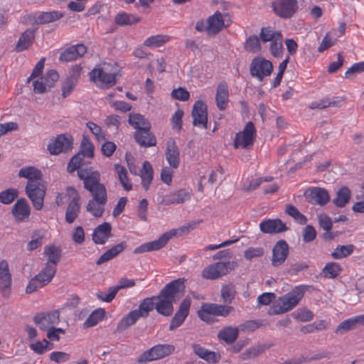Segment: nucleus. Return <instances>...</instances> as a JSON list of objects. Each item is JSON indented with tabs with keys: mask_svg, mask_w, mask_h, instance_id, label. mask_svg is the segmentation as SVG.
<instances>
[{
	"mask_svg": "<svg viewBox=\"0 0 364 364\" xmlns=\"http://www.w3.org/2000/svg\"><path fill=\"white\" fill-rule=\"evenodd\" d=\"M351 191L347 186H342L336 192L333 203L338 208H343L350 201Z\"/></svg>",
	"mask_w": 364,
	"mask_h": 364,
	"instance_id": "obj_40",
	"label": "nucleus"
},
{
	"mask_svg": "<svg viewBox=\"0 0 364 364\" xmlns=\"http://www.w3.org/2000/svg\"><path fill=\"white\" fill-rule=\"evenodd\" d=\"M191 196L189 193L186 192L183 189H181L175 193H173L164 197L161 201V203L165 205L183 203L185 201L189 200Z\"/></svg>",
	"mask_w": 364,
	"mask_h": 364,
	"instance_id": "obj_34",
	"label": "nucleus"
},
{
	"mask_svg": "<svg viewBox=\"0 0 364 364\" xmlns=\"http://www.w3.org/2000/svg\"><path fill=\"white\" fill-rule=\"evenodd\" d=\"M294 318L300 321H308L313 318V313L307 309H299L292 314Z\"/></svg>",
	"mask_w": 364,
	"mask_h": 364,
	"instance_id": "obj_60",
	"label": "nucleus"
},
{
	"mask_svg": "<svg viewBox=\"0 0 364 364\" xmlns=\"http://www.w3.org/2000/svg\"><path fill=\"white\" fill-rule=\"evenodd\" d=\"M46 189V186L41 182L33 183L31 181L26 183V193L31 200L33 208L37 210H41L43 207Z\"/></svg>",
	"mask_w": 364,
	"mask_h": 364,
	"instance_id": "obj_6",
	"label": "nucleus"
},
{
	"mask_svg": "<svg viewBox=\"0 0 364 364\" xmlns=\"http://www.w3.org/2000/svg\"><path fill=\"white\" fill-rule=\"evenodd\" d=\"M105 314V311L103 309L95 310L84 322V328H88L95 326L104 318Z\"/></svg>",
	"mask_w": 364,
	"mask_h": 364,
	"instance_id": "obj_50",
	"label": "nucleus"
},
{
	"mask_svg": "<svg viewBox=\"0 0 364 364\" xmlns=\"http://www.w3.org/2000/svg\"><path fill=\"white\" fill-rule=\"evenodd\" d=\"M316 235L317 232L316 229L311 225H307L303 229V241L304 242H311L315 240Z\"/></svg>",
	"mask_w": 364,
	"mask_h": 364,
	"instance_id": "obj_61",
	"label": "nucleus"
},
{
	"mask_svg": "<svg viewBox=\"0 0 364 364\" xmlns=\"http://www.w3.org/2000/svg\"><path fill=\"white\" fill-rule=\"evenodd\" d=\"M18 176L27 178L28 180L27 183L32 181L33 183H41L43 175L40 170L33 166H28L20 169Z\"/></svg>",
	"mask_w": 364,
	"mask_h": 364,
	"instance_id": "obj_36",
	"label": "nucleus"
},
{
	"mask_svg": "<svg viewBox=\"0 0 364 364\" xmlns=\"http://www.w3.org/2000/svg\"><path fill=\"white\" fill-rule=\"evenodd\" d=\"M228 85L225 81H222L218 85L216 88L215 104L219 110L224 111L228 108Z\"/></svg>",
	"mask_w": 364,
	"mask_h": 364,
	"instance_id": "obj_25",
	"label": "nucleus"
},
{
	"mask_svg": "<svg viewBox=\"0 0 364 364\" xmlns=\"http://www.w3.org/2000/svg\"><path fill=\"white\" fill-rule=\"evenodd\" d=\"M191 304V299L188 298H186L182 301L178 309L177 310L174 316L171 319L169 326L170 331L176 329L184 322L186 318L188 316L189 314Z\"/></svg>",
	"mask_w": 364,
	"mask_h": 364,
	"instance_id": "obj_22",
	"label": "nucleus"
},
{
	"mask_svg": "<svg viewBox=\"0 0 364 364\" xmlns=\"http://www.w3.org/2000/svg\"><path fill=\"white\" fill-rule=\"evenodd\" d=\"M90 80L100 82L103 87H111L117 82V74L107 72L104 68H95L90 73Z\"/></svg>",
	"mask_w": 364,
	"mask_h": 364,
	"instance_id": "obj_13",
	"label": "nucleus"
},
{
	"mask_svg": "<svg viewBox=\"0 0 364 364\" xmlns=\"http://www.w3.org/2000/svg\"><path fill=\"white\" fill-rule=\"evenodd\" d=\"M178 233V230L172 229L161 235L157 240L145 242L134 250V254H141L147 252L156 251L163 248L168 242Z\"/></svg>",
	"mask_w": 364,
	"mask_h": 364,
	"instance_id": "obj_8",
	"label": "nucleus"
},
{
	"mask_svg": "<svg viewBox=\"0 0 364 364\" xmlns=\"http://www.w3.org/2000/svg\"><path fill=\"white\" fill-rule=\"evenodd\" d=\"M237 266L236 262H218L205 267L201 272V277L206 279L215 280L228 274Z\"/></svg>",
	"mask_w": 364,
	"mask_h": 364,
	"instance_id": "obj_4",
	"label": "nucleus"
},
{
	"mask_svg": "<svg viewBox=\"0 0 364 364\" xmlns=\"http://www.w3.org/2000/svg\"><path fill=\"white\" fill-rule=\"evenodd\" d=\"M277 38L271 42L270 51L274 57H280L283 52L282 34L277 33Z\"/></svg>",
	"mask_w": 364,
	"mask_h": 364,
	"instance_id": "obj_57",
	"label": "nucleus"
},
{
	"mask_svg": "<svg viewBox=\"0 0 364 364\" xmlns=\"http://www.w3.org/2000/svg\"><path fill=\"white\" fill-rule=\"evenodd\" d=\"M166 159L170 165L173 168H178L180 164V152L179 149L172 139H169L166 144Z\"/></svg>",
	"mask_w": 364,
	"mask_h": 364,
	"instance_id": "obj_29",
	"label": "nucleus"
},
{
	"mask_svg": "<svg viewBox=\"0 0 364 364\" xmlns=\"http://www.w3.org/2000/svg\"><path fill=\"white\" fill-rule=\"evenodd\" d=\"M18 191L17 189L10 188L0 192V203L5 205L11 204L18 198Z\"/></svg>",
	"mask_w": 364,
	"mask_h": 364,
	"instance_id": "obj_52",
	"label": "nucleus"
},
{
	"mask_svg": "<svg viewBox=\"0 0 364 364\" xmlns=\"http://www.w3.org/2000/svg\"><path fill=\"white\" fill-rule=\"evenodd\" d=\"M141 317L139 313L135 310L130 311L127 315L122 318L119 322L117 331L122 333L129 327L134 324L136 321Z\"/></svg>",
	"mask_w": 364,
	"mask_h": 364,
	"instance_id": "obj_39",
	"label": "nucleus"
},
{
	"mask_svg": "<svg viewBox=\"0 0 364 364\" xmlns=\"http://www.w3.org/2000/svg\"><path fill=\"white\" fill-rule=\"evenodd\" d=\"M233 311L234 308L231 306L203 303L198 311V316L202 321L210 323L214 321L213 316L226 317Z\"/></svg>",
	"mask_w": 364,
	"mask_h": 364,
	"instance_id": "obj_3",
	"label": "nucleus"
},
{
	"mask_svg": "<svg viewBox=\"0 0 364 364\" xmlns=\"http://www.w3.org/2000/svg\"><path fill=\"white\" fill-rule=\"evenodd\" d=\"M227 15H223L220 11H217L214 14L210 16L207 18V33L209 35H215L221 31L224 28L229 26L228 22L225 24V17Z\"/></svg>",
	"mask_w": 364,
	"mask_h": 364,
	"instance_id": "obj_19",
	"label": "nucleus"
},
{
	"mask_svg": "<svg viewBox=\"0 0 364 364\" xmlns=\"http://www.w3.org/2000/svg\"><path fill=\"white\" fill-rule=\"evenodd\" d=\"M112 225L107 222L96 227L92 233V240L95 244L104 245L111 236Z\"/></svg>",
	"mask_w": 364,
	"mask_h": 364,
	"instance_id": "obj_26",
	"label": "nucleus"
},
{
	"mask_svg": "<svg viewBox=\"0 0 364 364\" xmlns=\"http://www.w3.org/2000/svg\"><path fill=\"white\" fill-rule=\"evenodd\" d=\"M192 349L195 354L199 358L209 363H215L218 362L221 358L219 353L209 350L198 344H193Z\"/></svg>",
	"mask_w": 364,
	"mask_h": 364,
	"instance_id": "obj_32",
	"label": "nucleus"
},
{
	"mask_svg": "<svg viewBox=\"0 0 364 364\" xmlns=\"http://www.w3.org/2000/svg\"><path fill=\"white\" fill-rule=\"evenodd\" d=\"M175 347L170 344H159L144 351L137 358L139 363H146L150 361L159 360L173 353Z\"/></svg>",
	"mask_w": 364,
	"mask_h": 364,
	"instance_id": "obj_5",
	"label": "nucleus"
},
{
	"mask_svg": "<svg viewBox=\"0 0 364 364\" xmlns=\"http://www.w3.org/2000/svg\"><path fill=\"white\" fill-rule=\"evenodd\" d=\"M118 291H119L117 290L116 287L114 286V287H109L107 290V293L105 294V295L103 294L102 292H100V291L97 292L96 295H97V297L100 301L109 303V302H111L114 299V297Z\"/></svg>",
	"mask_w": 364,
	"mask_h": 364,
	"instance_id": "obj_62",
	"label": "nucleus"
},
{
	"mask_svg": "<svg viewBox=\"0 0 364 364\" xmlns=\"http://www.w3.org/2000/svg\"><path fill=\"white\" fill-rule=\"evenodd\" d=\"M154 171L149 161H144L141 171V185L147 191L153 180Z\"/></svg>",
	"mask_w": 364,
	"mask_h": 364,
	"instance_id": "obj_41",
	"label": "nucleus"
},
{
	"mask_svg": "<svg viewBox=\"0 0 364 364\" xmlns=\"http://www.w3.org/2000/svg\"><path fill=\"white\" fill-rule=\"evenodd\" d=\"M57 269L45 267L29 282L26 289L27 294H31L37 289L49 284L56 273Z\"/></svg>",
	"mask_w": 364,
	"mask_h": 364,
	"instance_id": "obj_7",
	"label": "nucleus"
},
{
	"mask_svg": "<svg viewBox=\"0 0 364 364\" xmlns=\"http://www.w3.org/2000/svg\"><path fill=\"white\" fill-rule=\"evenodd\" d=\"M151 127H145L136 130L134 133V137L141 146L151 147L156 146V139L150 131Z\"/></svg>",
	"mask_w": 364,
	"mask_h": 364,
	"instance_id": "obj_24",
	"label": "nucleus"
},
{
	"mask_svg": "<svg viewBox=\"0 0 364 364\" xmlns=\"http://www.w3.org/2000/svg\"><path fill=\"white\" fill-rule=\"evenodd\" d=\"M289 247L284 240H278L272 248V264L273 267L282 265L287 259Z\"/></svg>",
	"mask_w": 364,
	"mask_h": 364,
	"instance_id": "obj_17",
	"label": "nucleus"
},
{
	"mask_svg": "<svg viewBox=\"0 0 364 364\" xmlns=\"http://www.w3.org/2000/svg\"><path fill=\"white\" fill-rule=\"evenodd\" d=\"M67 193L68 194H74L72 200L68 205L65 217V221L71 224L79 215L80 211V197L76 190L71 186L67 188Z\"/></svg>",
	"mask_w": 364,
	"mask_h": 364,
	"instance_id": "obj_15",
	"label": "nucleus"
},
{
	"mask_svg": "<svg viewBox=\"0 0 364 364\" xmlns=\"http://www.w3.org/2000/svg\"><path fill=\"white\" fill-rule=\"evenodd\" d=\"M305 293V288L303 286H298L290 292L279 297L277 304L274 306L270 314H281L291 310L296 306L303 298Z\"/></svg>",
	"mask_w": 364,
	"mask_h": 364,
	"instance_id": "obj_2",
	"label": "nucleus"
},
{
	"mask_svg": "<svg viewBox=\"0 0 364 364\" xmlns=\"http://www.w3.org/2000/svg\"><path fill=\"white\" fill-rule=\"evenodd\" d=\"M355 248V246L352 244L348 245H338L331 255L335 259H341L350 255Z\"/></svg>",
	"mask_w": 364,
	"mask_h": 364,
	"instance_id": "obj_47",
	"label": "nucleus"
},
{
	"mask_svg": "<svg viewBox=\"0 0 364 364\" xmlns=\"http://www.w3.org/2000/svg\"><path fill=\"white\" fill-rule=\"evenodd\" d=\"M17 221H23L30 215L31 208L25 198L18 199L11 210Z\"/></svg>",
	"mask_w": 364,
	"mask_h": 364,
	"instance_id": "obj_30",
	"label": "nucleus"
},
{
	"mask_svg": "<svg viewBox=\"0 0 364 364\" xmlns=\"http://www.w3.org/2000/svg\"><path fill=\"white\" fill-rule=\"evenodd\" d=\"M139 17L136 16L133 14H127L125 12H122L117 14V16L114 18L115 23L121 26H130L139 22Z\"/></svg>",
	"mask_w": 364,
	"mask_h": 364,
	"instance_id": "obj_44",
	"label": "nucleus"
},
{
	"mask_svg": "<svg viewBox=\"0 0 364 364\" xmlns=\"http://www.w3.org/2000/svg\"><path fill=\"white\" fill-rule=\"evenodd\" d=\"M304 195L310 203L321 206L328 203L331 200L327 190L320 187L309 188L305 191Z\"/></svg>",
	"mask_w": 364,
	"mask_h": 364,
	"instance_id": "obj_16",
	"label": "nucleus"
},
{
	"mask_svg": "<svg viewBox=\"0 0 364 364\" xmlns=\"http://www.w3.org/2000/svg\"><path fill=\"white\" fill-rule=\"evenodd\" d=\"M94 145L92 144L88 136L83 135L80 144V150L77 154H81L82 159L85 156L92 158L94 156Z\"/></svg>",
	"mask_w": 364,
	"mask_h": 364,
	"instance_id": "obj_49",
	"label": "nucleus"
},
{
	"mask_svg": "<svg viewBox=\"0 0 364 364\" xmlns=\"http://www.w3.org/2000/svg\"><path fill=\"white\" fill-rule=\"evenodd\" d=\"M274 14L282 18H290L298 9L297 0H276L272 3Z\"/></svg>",
	"mask_w": 364,
	"mask_h": 364,
	"instance_id": "obj_11",
	"label": "nucleus"
},
{
	"mask_svg": "<svg viewBox=\"0 0 364 364\" xmlns=\"http://www.w3.org/2000/svg\"><path fill=\"white\" fill-rule=\"evenodd\" d=\"M35 31L36 29L34 28H28L23 33L15 48L17 52L26 50L32 45L35 37Z\"/></svg>",
	"mask_w": 364,
	"mask_h": 364,
	"instance_id": "obj_35",
	"label": "nucleus"
},
{
	"mask_svg": "<svg viewBox=\"0 0 364 364\" xmlns=\"http://www.w3.org/2000/svg\"><path fill=\"white\" fill-rule=\"evenodd\" d=\"M272 345H257L246 349L241 355V360L253 359L262 354L265 350L270 348Z\"/></svg>",
	"mask_w": 364,
	"mask_h": 364,
	"instance_id": "obj_42",
	"label": "nucleus"
},
{
	"mask_svg": "<svg viewBox=\"0 0 364 364\" xmlns=\"http://www.w3.org/2000/svg\"><path fill=\"white\" fill-rule=\"evenodd\" d=\"M221 297L225 303H231L235 299L236 291L234 284H228L221 287Z\"/></svg>",
	"mask_w": 364,
	"mask_h": 364,
	"instance_id": "obj_54",
	"label": "nucleus"
},
{
	"mask_svg": "<svg viewBox=\"0 0 364 364\" xmlns=\"http://www.w3.org/2000/svg\"><path fill=\"white\" fill-rule=\"evenodd\" d=\"M262 232L266 234H277L288 230V228L280 219H266L259 223Z\"/></svg>",
	"mask_w": 364,
	"mask_h": 364,
	"instance_id": "obj_23",
	"label": "nucleus"
},
{
	"mask_svg": "<svg viewBox=\"0 0 364 364\" xmlns=\"http://www.w3.org/2000/svg\"><path fill=\"white\" fill-rule=\"evenodd\" d=\"M59 316V311L55 310L48 314H37L33 318V321L41 329L46 330L51 326L58 324L60 322Z\"/></svg>",
	"mask_w": 364,
	"mask_h": 364,
	"instance_id": "obj_20",
	"label": "nucleus"
},
{
	"mask_svg": "<svg viewBox=\"0 0 364 364\" xmlns=\"http://www.w3.org/2000/svg\"><path fill=\"white\" fill-rule=\"evenodd\" d=\"M115 170L117 172L118 177L121 184L126 191H130L132 185L128 183L127 171L126 168L120 165L115 166Z\"/></svg>",
	"mask_w": 364,
	"mask_h": 364,
	"instance_id": "obj_56",
	"label": "nucleus"
},
{
	"mask_svg": "<svg viewBox=\"0 0 364 364\" xmlns=\"http://www.w3.org/2000/svg\"><path fill=\"white\" fill-rule=\"evenodd\" d=\"M73 140L70 136L65 134L58 135L51 139L48 145V150L52 155H57L61 152H66L72 148Z\"/></svg>",
	"mask_w": 364,
	"mask_h": 364,
	"instance_id": "obj_14",
	"label": "nucleus"
},
{
	"mask_svg": "<svg viewBox=\"0 0 364 364\" xmlns=\"http://www.w3.org/2000/svg\"><path fill=\"white\" fill-rule=\"evenodd\" d=\"M156 299V296L147 297L144 299L139 304L136 311L139 314L143 317L146 318L149 316V312L155 309L154 300Z\"/></svg>",
	"mask_w": 364,
	"mask_h": 364,
	"instance_id": "obj_43",
	"label": "nucleus"
},
{
	"mask_svg": "<svg viewBox=\"0 0 364 364\" xmlns=\"http://www.w3.org/2000/svg\"><path fill=\"white\" fill-rule=\"evenodd\" d=\"M364 71V62L354 63L345 73L346 78H351L357 73Z\"/></svg>",
	"mask_w": 364,
	"mask_h": 364,
	"instance_id": "obj_64",
	"label": "nucleus"
},
{
	"mask_svg": "<svg viewBox=\"0 0 364 364\" xmlns=\"http://www.w3.org/2000/svg\"><path fill=\"white\" fill-rule=\"evenodd\" d=\"M256 129L252 122H248L243 130L236 134L234 140V147L237 149L241 146L244 149H247L252 146L255 140Z\"/></svg>",
	"mask_w": 364,
	"mask_h": 364,
	"instance_id": "obj_10",
	"label": "nucleus"
},
{
	"mask_svg": "<svg viewBox=\"0 0 364 364\" xmlns=\"http://www.w3.org/2000/svg\"><path fill=\"white\" fill-rule=\"evenodd\" d=\"M169 37L165 35H156L148 38L144 43L145 46L158 48L168 41Z\"/></svg>",
	"mask_w": 364,
	"mask_h": 364,
	"instance_id": "obj_53",
	"label": "nucleus"
},
{
	"mask_svg": "<svg viewBox=\"0 0 364 364\" xmlns=\"http://www.w3.org/2000/svg\"><path fill=\"white\" fill-rule=\"evenodd\" d=\"M87 52V48L83 44L72 46L61 53L59 60L61 62H69L83 56Z\"/></svg>",
	"mask_w": 364,
	"mask_h": 364,
	"instance_id": "obj_27",
	"label": "nucleus"
},
{
	"mask_svg": "<svg viewBox=\"0 0 364 364\" xmlns=\"http://www.w3.org/2000/svg\"><path fill=\"white\" fill-rule=\"evenodd\" d=\"M100 176L97 171H93L92 168H80L77 171V176L83 181L84 187Z\"/></svg>",
	"mask_w": 364,
	"mask_h": 364,
	"instance_id": "obj_48",
	"label": "nucleus"
},
{
	"mask_svg": "<svg viewBox=\"0 0 364 364\" xmlns=\"http://www.w3.org/2000/svg\"><path fill=\"white\" fill-rule=\"evenodd\" d=\"M59 79V75L58 72L55 70H48L44 75L43 77L41 78V80H43L45 81L46 85L48 87H52L55 82H57Z\"/></svg>",
	"mask_w": 364,
	"mask_h": 364,
	"instance_id": "obj_63",
	"label": "nucleus"
},
{
	"mask_svg": "<svg viewBox=\"0 0 364 364\" xmlns=\"http://www.w3.org/2000/svg\"><path fill=\"white\" fill-rule=\"evenodd\" d=\"M105 204H98L95 200H90L86 205V210L95 218L102 216Z\"/></svg>",
	"mask_w": 364,
	"mask_h": 364,
	"instance_id": "obj_55",
	"label": "nucleus"
},
{
	"mask_svg": "<svg viewBox=\"0 0 364 364\" xmlns=\"http://www.w3.org/2000/svg\"><path fill=\"white\" fill-rule=\"evenodd\" d=\"M44 255L48 257L45 265L53 269H57L56 266L61 258L60 248L55 245H46L44 247Z\"/></svg>",
	"mask_w": 364,
	"mask_h": 364,
	"instance_id": "obj_31",
	"label": "nucleus"
},
{
	"mask_svg": "<svg viewBox=\"0 0 364 364\" xmlns=\"http://www.w3.org/2000/svg\"><path fill=\"white\" fill-rule=\"evenodd\" d=\"M63 14L59 11L38 12L34 16L35 21L38 24H45L55 21L63 18Z\"/></svg>",
	"mask_w": 364,
	"mask_h": 364,
	"instance_id": "obj_38",
	"label": "nucleus"
},
{
	"mask_svg": "<svg viewBox=\"0 0 364 364\" xmlns=\"http://www.w3.org/2000/svg\"><path fill=\"white\" fill-rule=\"evenodd\" d=\"M184 278H178L168 283L156 296L159 301L155 304L157 313L164 316H169L173 312V304L176 301V297L179 292L185 289Z\"/></svg>",
	"mask_w": 364,
	"mask_h": 364,
	"instance_id": "obj_1",
	"label": "nucleus"
},
{
	"mask_svg": "<svg viewBox=\"0 0 364 364\" xmlns=\"http://www.w3.org/2000/svg\"><path fill=\"white\" fill-rule=\"evenodd\" d=\"M277 33H282L280 31H273L270 27H263L261 28L259 37L264 42L272 41L277 38Z\"/></svg>",
	"mask_w": 364,
	"mask_h": 364,
	"instance_id": "obj_59",
	"label": "nucleus"
},
{
	"mask_svg": "<svg viewBox=\"0 0 364 364\" xmlns=\"http://www.w3.org/2000/svg\"><path fill=\"white\" fill-rule=\"evenodd\" d=\"M128 122L136 130H139L145 127H151V124L148 119L139 113H130Z\"/></svg>",
	"mask_w": 364,
	"mask_h": 364,
	"instance_id": "obj_45",
	"label": "nucleus"
},
{
	"mask_svg": "<svg viewBox=\"0 0 364 364\" xmlns=\"http://www.w3.org/2000/svg\"><path fill=\"white\" fill-rule=\"evenodd\" d=\"M92 196V200L98 204H106L107 192L105 186L100 183V176L84 187Z\"/></svg>",
	"mask_w": 364,
	"mask_h": 364,
	"instance_id": "obj_12",
	"label": "nucleus"
},
{
	"mask_svg": "<svg viewBox=\"0 0 364 364\" xmlns=\"http://www.w3.org/2000/svg\"><path fill=\"white\" fill-rule=\"evenodd\" d=\"M245 50L248 52L256 53L261 50L259 38L255 36H250L245 44Z\"/></svg>",
	"mask_w": 364,
	"mask_h": 364,
	"instance_id": "obj_58",
	"label": "nucleus"
},
{
	"mask_svg": "<svg viewBox=\"0 0 364 364\" xmlns=\"http://www.w3.org/2000/svg\"><path fill=\"white\" fill-rule=\"evenodd\" d=\"M364 325V314L356 316L342 321L335 329L337 334H343L358 326Z\"/></svg>",
	"mask_w": 364,
	"mask_h": 364,
	"instance_id": "obj_28",
	"label": "nucleus"
},
{
	"mask_svg": "<svg viewBox=\"0 0 364 364\" xmlns=\"http://www.w3.org/2000/svg\"><path fill=\"white\" fill-rule=\"evenodd\" d=\"M11 287V274L9 272V264L6 260L0 262V291L2 296L8 298Z\"/></svg>",
	"mask_w": 364,
	"mask_h": 364,
	"instance_id": "obj_21",
	"label": "nucleus"
},
{
	"mask_svg": "<svg viewBox=\"0 0 364 364\" xmlns=\"http://www.w3.org/2000/svg\"><path fill=\"white\" fill-rule=\"evenodd\" d=\"M191 116L194 126H199L203 129H207L208 109L207 105L203 101L198 100L195 102Z\"/></svg>",
	"mask_w": 364,
	"mask_h": 364,
	"instance_id": "obj_18",
	"label": "nucleus"
},
{
	"mask_svg": "<svg viewBox=\"0 0 364 364\" xmlns=\"http://www.w3.org/2000/svg\"><path fill=\"white\" fill-rule=\"evenodd\" d=\"M127 243L126 242H122L110 249L107 250L105 252H104L97 260L96 264L97 265H101L115 257H117L119 253L123 252V250L126 248Z\"/></svg>",
	"mask_w": 364,
	"mask_h": 364,
	"instance_id": "obj_33",
	"label": "nucleus"
},
{
	"mask_svg": "<svg viewBox=\"0 0 364 364\" xmlns=\"http://www.w3.org/2000/svg\"><path fill=\"white\" fill-rule=\"evenodd\" d=\"M284 212L300 225H305L307 222L306 217L291 204L286 205Z\"/></svg>",
	"mask_w": 364,
	"mask_h": 364,
	"instance_id": "obj_46",
	"label": "nucleus"
},
{
	"mask_svg": "<svg viewBox=\"0 0 364 364\" xmlns=\"http://www.w3.org/2000/svg\"><path fill=\"white\" fill-rule=\"evenodd\" d=\"M342 271L341 267L336 262H328L323 268L321 274L325 277L333 279L338 277Z\"/></svg>",
	"mask_w": 364,
	"mask_h": 364,
	"instance_id": "obj_51",
	"label": "nucleus"
},
{
	"mask_svg": "<svg viewBox=\"0 0 364 364\" xmlns=\"http://www.w3.org/2000/svg\"><path fill=\"white\" fill-rule=\"evenodd\" d=\"M238 334L237 327L227 326L218 332V338L220 341H224L227 344H232L238 338Z\"/></svg>",
	"mask_w": 364,
	"mask_h": 364,
	"instance_id": "obj_37",
	"label": "nucleus"
},
{
	"mask_svg": "<svg viewBox=\"0 0 364 364\" xmlns=\"http://www.w3.org/2000/svg\"><path fill=\"white\" fill-rule=\"evenodd\" d=\"M272 70V63L261 57L255 58L250 66V75L259 81H262L264 77L270 75Z\"/></svg>",
	"mask_w": 364,
	"mask_h": 364,
	"instance_id": "obj_9",
	"label": "nucleus"
}]
</instances>
